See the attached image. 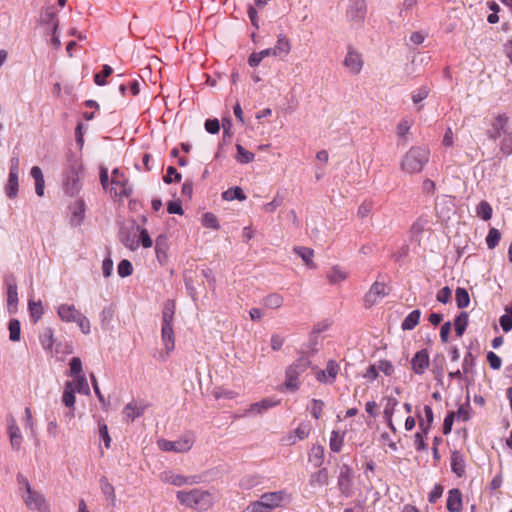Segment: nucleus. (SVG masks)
<instances>
[{
	"label": "nucleus",
	"instance_id": "f257e3e1",
	"mask_svg": "<svg viewBox=\"0 0 512 512\" xmlns=\"http://www.w3.org/2000/svg\"><path fill=\"white\" fill-rule=\"evenodd\" d=\"M176 498L181 505L198 511H206L213 505V496L207 490L194 488L191 490H180Z\"/></svg>",
	"mask_w": 512,
	"mask_h": 512
},
{
	"label": "nucleus",
	"instance_id": "f03ea898",
	"mask_svg": "<svg viewBox=\"0 0 512 512\" xmlns=\"http://www.w3.org/2000/svg\"><path fill=\"white\" fill-rule=\"evenodd\" d=\"M175 314V303L168 300L162 311L161 340L165 350V356L168 357L175 348V334L173 328Z\"/></svg>",
	"mask_w": 512,
	"mask_h": 512
},
{
	"label": "nucleus",
	"instance_id": "7ed1b4c3",
	"mask_svg": "<svg viewBox=\"0 0 512 512\" xmlns=\"http://www.w3.org/2000/svg\"><path fill=\"white\" fill-rule=\"evenodd\" d=\"M18 483L21 490V497L24 504L29 510L37 512H49V504L47 503L44 495L37 490H34L28 480L19 475Z\"/></svg>",
	"mask_w": 512,
	"mask_h": 512
},
{
	"label": "nucleus",
	"instance_id": "20e7f679",
	"mask_svg": "<svg viewBox=\"0 0 512 512\" xmlns=\"http://www.w3.org/2000/svg\"><path fill=\"white\" fill-rule=\"evenodd\" d=\"M430 151L426 147H411L403 156L401 161V169L407 174L419 173L428 163Z\"/></svg>",
	"mask_w": 512,
	"mask_h": 512
},
{
	"label": "nucleus",
	"instance_id": "39448f33",
	"mask_svg": "<svg viewBox=\"0 0 512 512\" xmlns=\"http://www.w3.org/2000/svg\"><path fill=\"white\" fill-rule=\"evenodd\" d=\"M57 315L65 323H75L84 335L91 332L90 320L75 305L63 303L57 307Z\"/></svg>",
	"mask_w": 512,
	"mask_h": 512
},
{
	"label": "nucleus",
	"instance_id": "423d86ee",
	"mask_svg": "<svg viewBox=\"0 0 512 512\" xmlns=\"http://www.w3.org/2000/svg\"><path fill=\"white\" fill-rule=\"evenodd\" d=\"M157 445L162 451H173L176 453H185L191 450L194 445V438L190 435H185L178 440L169 441L166 439H160Z\"/></svg>",
	"mask_w": 512,
	"mask_h": 512
},
{
	"label": "nucleus",
	"instance_id": "0eeeda50",
	"mask_svg": "<svg viewBox=\"0 0 512 512\" xmlns=\"http://www.w3.org/2000/svg\"><path fill=\"white\" fill-rule=\"evenodd\" d=\"M109 192L115 197H128L131 193V189L127 185V179L119 169H114L111 173V187Z\"/></svg>",
	"mask_w": 512,
	"mask_h": 512
},
{
	"label": "nucleus",
	"instance_id": "6e6552de",
	"mask_svg": "<svg viewBox=\"0 0 512 512\" xmlns=\"http://www.w3.org/2000/svg\"><path fill=\"white\" fill-rule=\"evenodd\" d=\"M291 496L285 490L274 492H267L261 495L260 501L265 505L270 512L276 508L282 507L284 504L289 503Z\"/></svg>",
	"mask_w": 512,
	"mask_h": 512
},
{
	"label": "nucleus",
	"instance_id": "1a4fd4ad",
	"mask_svg": "<svg viewBox=\"0 0 512 512\" xmlns=\"http://www.w3.org/2000/svg\"><path fill=\"white\" fill-rule=\"evenodd\" d=\"M160 480L164 483L171 484L176 487H182L185 485H195L200 482V479L196 475L184 476L176 474L172 471H164L160 474Z\"/></svg>",
	"mask_w": 512,
	"mask_h": 512
},
{
	"label": "nucleus",
	"instance_id": "9d476101",
	"mask_svg": "<svg viewBox=\"0 0 512 512\" xmlns=\"http://www.w3.org/2000/svg\"><path fill=\"white\" fill-rule=\"evenodd\" d=\"M509 118L505 114H499L492 118L490 122L491 128L487 131V135L491 140H497L504 137L508 133Z\"/></svg>",
	"mask_w": 512,
	"mask_h": 512
},
{
	"label": "nucleus",
	"instance_id": "9b49d317",
	"mask_svg": "<svg viewBox=\"0 0 512 512\" xmlns=\"http://www.w3.org/2000/svg\"><path fill=\"white\" fill-rule=\"evenodd\" d=\"M389 289L385 283L375 281L364 297L366 307H372L388 295Z\"/></svg>",
	"mask_w": 512,
	"mask_h": 512
},
{
	"label": "nucleus",
	"instance_id": "f8f14e48",
	"mask_svg": "<svg viewBox=\"0 0 512 512\" xmlns=\"http://www.w3.org/2000/svg\"><path fill=\"white\" fill-rule=\"evenodd\" d=\"M343 65L350 74L358 75L362 71L364 65L362 55L358 51L349 47L343 60Z\"/></svg>",
	"mask_w": 512,
	"mask_h": 512
},
{
	"label": "nucleus",
	"instance_id": "ddd939ff",
	"mask_svg": "<svg viewBox=\"0 0 512 512\" xmlns=\"http://www.w3.org/2000/svg\"><path fill=\"white\" fill-rule=\"evenodd\" d=\"M366 15L365 0H349L346 16L349 21L360 23Z\"/></svg>",
	"mask_w": 512,
	"mask_h": 512
},
{
	"label": "nucleus",
	"instance_id": "4468645a",
	"mask_svg": "<svg viewBox=\"0 0 512 512\" xmlns=\"http://www.w3.org/2000/svg\"><path fill=\"white\" fill-rule=\"evenodd\" d=\"M352 477V469L346 464L342 465L340 467L338 485L341 492L346 496H349L351 494Z\"/></svg>",
	"mask_w": 512,
	"mask_h": 512
},
{
	"label": "nucleus",
	"instance_id": "2eb2a0df",
	"mask_svg": "<svg viewBox=\"0 0 512 512\" xmlns=\"http://www.w3.org/2000/svg\"><path fill=\"white\" fill-rule=\"evenodd\" d=\"M279 401H275L269 398L262 399L259 402H255L249 405L245 409L243 416H256L264 413L268 409L278 405Z\"/></svg>",
	"mask_w": 512,
	"mask_h": 512
},
{
	"label": "nucleus",
	"instance_id": "dca6fc26",
	"mask_svg": "<svg viewBox=\"0 0 512 512\" xmlns=\"http://www.w3.org/2000/svg\"><path fill=\"white\" fill-rule=\"evenodd\" d=\"M429 355L427 350L418 351L411 360V368L414 373L422 375L429 367Z\"/></svg>",
	"mask_w": 512,
	"mask_h": 512
},
{
	"label": "nucleus",
	"instance_id": "f3484780",
	"mask_svg": "<svg viewBox=\"0 0 512 512\" xmlns=\"http://www.w3.org/2000/svg\"><path fill=\"white\" fill-rule=\"evenodd\" d=\"M270 49L272 56L284 59L291 52V42L284 34H280L278 35L275 46Z\"/></svg>",
	"mask_w": 512,
	"mask_h": 512
},
{
	"label": "nucleus",
	"instance_id": "a211bd4d",
	"mask_svg": "<svg viewBox=\"0 0 512 512\" xmlns=\"http://www.w3.org/2000/svg\"><path fill=\"white\" fill-rule=\"evenodd\" d=\"M338 372H339V365L335 361L330 360L327 363L325 370L317 371L316 378L320 382L333 383L338 375Z\"/></svg>",
	"mask_w": 512,
	"mask_h": 512
},
{
	"label": "nucleus",
	"instance_id": "6ab92c4d",
	"mask_svg": "<svg viewBox=\"0 0 512 512\" xmlns=\"http://www.w3.org/2000/svg\"><path fill=\"white\" fill-rule=\"evenodd\" d=\"M384 401H385V408H384V417L386 419V422H387V425L388 427L393 431L395 432L396 431V427L395 425L393 424V420H392V417L394 415V412H395V409L398 405V400L396 397L394 396H387L384 398Z\"/></svg>",
	"mask_w": 512,
	"mask_h": 512
},
{
	"label": "nucleus",
	"instance_id": "aec40b11",
	"mask_svg": "<svg viewBox=\"0 0 512 512\" xmlns=\"http://www.w3.org/2000/svg\"><path fill=\"white\" fill-rule=\"evenodd\" d=\"M75 391L72 389L71 383H65L64 391L62 395L63 404L70 409L66 416L70 419L74 418V405L76 402Z\"/></svg>",
	"mask_w": 512,
	"mask_h": 512
},
{
	"label": "nucleus",
	"instance_id": "412c9836",
	"mask_svg": "<svg viewBox=\"0 0 512 512\" xmlns=\"http://www.w3.org/2000/svg\"><path fill=\"white\" fill-rule=\"evenodd\" d=\"M8 433L12 449L16 451L20 450L23 438L14 418L9 420Z\"/></svg>",
	"mask_w": 512,
	"mask_h": 512
},
{
	"label": "nucleus",
	"instance_id": "4be33fe9",
	"mask_svg": "<svg viewBox=\"0 0 512 512\" xmlns=\"http://www.w3.org/2000/svg\"><path fill=\"white\" fill-rule=\"evenodd\" d=\"M349 276V272L339 265H334L326 274L328 282L332 285L340 284Z\"/></svg>",
	"mask_w": 512,
	"mask_h": 512
},
{
	"label": "nucleus",
	"instance_id": "5701e85b",
	"mask_svg": "<svg viewBox=\"0 0 512 512\" xmlns=\"http://www.w3.org/2000/svg\"><path fill=\"white\" fill-rule=\"evenodd\" d=\"M85 217V203L83 200H77L71 206V225L79 226Z\"/></svg>",
	"mask_w": 512,
	"mask_h": 512
},
{
	"label": "nucleus",
	"instance_id": "b1692460",
	"mask_svg": "<svg viewBox=\"0 0 512 512\" xmlns=\"http://www.w3.org/2000/svg\"><path fill=\"white\" fill-rule=\"evenodd\" d=\"M293 251H294L295 254H297L302 259L304 264L309 269H315L316 268V264L314 263V260H313V258H314V251L311 248L304 247V246H296V247L293 248Z\"/></svg>",
	"mask_w": 512,
	"mask_h": 512
},
{
	"label": "nucleus",
	"instance_id": "393cba45",
	"mask_svg": "<svg viewBox=\"0 0 512 512\" xmlns=\"http://www.w3.org/2000/svg\"><path fill=\"white\" fill-rule=\"evenodd\" d=\"M447 509L450 512H460L462 509V496L458 489L449 491L447 499Z\"/></svg>",
	"mask_w": 512,
	"mask_h": 512
},
{
	"label": "nucleus",
	"instance_id": "a878e982",
	"mask_svg": "<svg viewBox=\"0 0 512 512\" xmlns=\"http://www.w3.org/2000/svg\"><path fill=\"white\" fill-rule=\"evenodd\" d=\"M30 174L35 181V192L39 197L44 195L45 180L42 170L38 166L31 168Z\"/></svg>",
	"mask_w": 512,
	"mask_h": 512
},
{
	"label": "nucleus",
	"instance_id": "bb28decb",
	"mask_svg": "<svg viewBox=\"0 0 512 512\" xmlns=\"http://www.w3.org/2000/svg\"><path fill=\"white\" fill-rule=\"evenodd\" d=\"M451 469L458 477H462L465 474V460L458 451H454L451 455Z\"/></svg>",
	"mask_w": 512,
	"mask_h": 512
},
{
	"label": "nucleus",
	"instance_id": "cd10ccee",
	"mask_svg": "<svg viewBox=\"0 0 512 512\" xmlns=\"http://www.w3.org/2000/svg\"><path fill=\"white\" fill-rule=\"evenodd\" d=\"M66 383L72 384V389L75 392L89 395L90 394V387L87 381V378L85 375H78L76 376L72 381H67Z\"/></svg>",
	"mask_w": 512,
	"mask_h": 512
},
{
	"label": "nucleus",
	"instance_id": "c85d7f7f",
	"mask_svg": "<svg viewBox=\"0 0 512 512\" xmlns=\"http://www.w3.org/2000/svg\"><path fill=\"white\" fill-rule=\"evenodd\" d=\"M143 412L144 408L142 406H138L135 403H128L123 409V417L126 421L132 422L140 417Z\"/></svg>",
	"mask_w": 512,
	"mask_h": 512
},
{
	"label": "nucleus",
	"instance_id": "c756f323",
	"mask_svg": "<svg viewBox=\"0 0 512 512\" xmlns=\"http://www.w3.org/2000/svg\"><path fill=\"white\" fill-rule=\"evenodd\" d=\"M18 176H19V173H10L9 172L8 181L5 185V193L11 199L15 198L18 194V189H19Z\"/></svg>",
	"mask_w": 512,
	"mask_h": 512
},
{
	"label": "nucleus",
	"instance_id": "7c9ffc66",
	"mask_svg": "<svg viewBox=\"0 0 512 512\" xmlns=\"http://www.w3.org/2000/svg\"><path fill=\"white\" fill-rule=\"evenodd\" d=\"M55 342L54 331L52 328H45L40 334V343L45 351H52Z\"/></svg>",
	"mask_w": 512,
	"mask_h": 512
},
{
	"label": "nucleus",
	"instance_id": "2f4dec72",
	"mask_svg": "<svg viewBox=\"0 0 512 512\" xmlns=\"http://www.w3.org/2000/svg\"><path fill=\"white\" fill-rule=\"evenodd\" d=\"M18 303V293L16 283H9L7 286V306L10 312L16 310Z\"/></svg>",
	"mask_w": 512,
	"mask_h": 512
},
{
	"label": "nucleus",
	"instance_id": "473e14b6",
	"mask_svg": "<svg viewBox=\"0 0 512 512\" xmlns=\"http://www.w3.org/2000/svg\"><path fill=\"white\" fill-rule=\"evenodd\" d=\"M469 322V316L466 312H461L454 320V328L458 337H461Z\"/></svg>",
	"mask_w": 512,
	"mask_h": 512
},
{
	"label": "nucleus",
	"instance_id": "72a5a7b5",
	"mask_svg": "<svg viewBox=\"0 0 512 512\" xmlns=\"http://www.w3.org/2000/svg\"><path fill=\"white\" fill-rule=\"evenodd\" d=\"M424 414H425V419L419 420V429L424 431V433H428L432 427L433 420H434L432 408L428 405H425L424 406Z\"/></svg>",
	"mask_w": 512,
	"mask_h": 512
},
{
	"label": "nucleus",
	"instance_id": "f704fd0d",
	"mask_svg": "<svg viewBox=\"0 0 512 512\" xmlns=\"http://www.w3.org/2000/svg\"><path fill=\"white\" fill-rule=\"evenodd\" d=\"M420 316L421 312L419 310H413L410 312L401 324L402 329L412 330L416 325H418Z\"/></svg>",
	"mask_w": 512,
	"mask_h": 512
},
{
	"label": "nucleus",
	"instance_id": "c9c22d12",
	"mask_svg": "<svg viewBox=\"0 0 512 512\" xmlns=\"http://www.w3.org/2000/svg\"><path fill=\"white\" fill-rule=\"evenodd\" d=\"M455 300L458 308L462 309L467 307L470 303L468 291L465 288L458 287L455 291Z\"/></svg>",
	"mask_w": 512,
	"mask_h": 512
},
{
	"label": "nucleus",
	"instance_id": "e433bc0d",
	"mask_svg": "<svg viewBox=\"0 0 512 512\" xmlns=\"http://www.w3.org/2000/svg\"><path fill=\"white\" fill-rule=\"evenodd\" d=\"M284 299L280 294L273 293L266 296L263 300L264 305L270 309H278L283 305Z\"/></svg>",
	"mask_w": 512,
	"mask_h": 512
},
{
	"label": "nucleus",
	"instance_id": "4c0bfd02",
	"mask_svg": "<svg viewBox=\"0 0 512 512\" xmlns=\"http://www.w3.org/2000/svg\"><path fill=\"white\" fill-rule=\"evenodd\" d=\"M492 207L487 201H481L476 207V214L481 219L488 221L492 217Z\"/></svg>",
	"mask_w": 512,
	"mask_h": 512
},
{
	"label": "nucleus",
	"instance_id": "58836bf2",
	"mask_svg": "<svg viewBox=\"0 0 512 512\" xmlns=\"http://www.w3.org/2000/svg\"><path fill=\"white\" fill-rule=\"evenodd\" d=\"M222 197L226 201H232L235 199L243 201L246 199V195L243 193L240 187H234L226 190L223 192Z\"/></svg>",
	"mask_w": 512,
	"mask_h": 512
},
{
	"label": "nucleus",
	"instance_id": "ea45409f",
	"mask_svg": "<svg viewBox=\"0 0 512 512\" xmlns=\"http://www.w3.org/2000/svg\"><path fill=\"white\" fill-rule=\"evenodd\" d=\"M268 56H272V52L270 48L264 49L260 52L252 53L248 58V64L251 67H256L260 64V62Z\"/></svg>",
	"mask_w": 512,
	"mask_h": 512
},
{
	"label": "nucleus",
	"instance_id": "a19ab883",
	"mask_svg": "<svg viewBox=\"0 0 512 512\" xmlns=\"http://www.w3.org/2000/svg\"><path fill=\"white\" fill-rule=\"evenodd\" d=\"M237 156L236 159L238 162L242 164H248L254 160V154L248 150H246L242 145L237 144Z\"/></svg>",
	"mask_w": 512,
	"mask_h": 512
},
{
	"label": "nucleus",
	"instance_id": "79ce46f5",
	"mask_svg": "<svg viewBox=\"0 0 512 512\" xmlns=\"http://www.w3.org/2000/svg\"><path fill=\"white\" fill-rule=\"evenodd\" d=\"M299 374H301V373L298 371V369H296V367H294L292 365L288 367V369L286 371V376H287L286 386L288 388L297 389V387H298L297 378H298Z\"/></svg>",
	"mask_w": 512,
	"mask_h": 512
},
{
	"label": "nucleus",
	"instance_id": "37998d69",
	"mask_svg": "<svg viewBox=\"0 0 512 512\" xmlns=\"http://www.w3.org/2000/svg\"><path fill=\"white\" fill-rule=\"evenodd\" d=\"M413 121L407 118L402 119L397 127H396V134L399 138L405 139L408 135L411 127H412Z\"/></svg>",
	"mask_w": 512,
	"mask_h": 512
},
{
	"label": "nucleus",
	"instance_id": "c03bdc74",
	"mask_svg": "<svg viewBox=\"0 0 512 512\" xmlns=\"http://www.w3.org/2000/svg\"><path fill=\"white\" fill-rule=\"evenodd\" d=\"M344 437L337 431H332L329 446L333 452H340L343 445Z\"/></svg>",
	"mask_w": 512,
	"mask_h": 512
},
{
	"label": "nucleus",
	"instance_id": "a18cd8bd",
	"mask_svg": "<svg viewBox=\"0 0 512 512\" xmlns=\"http://www.w3.org/2000/svg\"><path fill=\"white\" fill-rule=\"evenodd\" d=\"M100 486L103 494L106 496V498L111 499L113 502L116 500L114 487L112 484L109 483L107 478L103 477L100 480Z\"/></svg>",
	"mask_w": 512,
	"mask_h": 512
},
{
	"label": "nucleus",
	"instance_id": "49530a36",
	"mask_svg": "<svg viewBox=\"0 0 512 512\" xmlns=\"http://www.w3.org/2000/svg\"><path fill=\"white\" fill-rule=\"evenodd\" d=\"M500 238H501V234H500L499 230H497L496 228H491L486 237V243H487L488 248L494 249L498 245Z\"/></svg>",
	"mask_w": 512,
	"mask_h": 512
},
{
	"label": "nucleus",
	"instance_id": "de8ad7c7",
	"mask_svg": "<svg viewBox=\"0 0 512 512\" xmlns=\"http://www.w3.org/2000/svg\"><path fill=\"white\" fill-rule=\"evenodd\" d=\"M328 483V471L326 469H321L315 474L311 476V484L313 485H327Z\"/></svg>",
	"mask_w": 512,
	"mask_h": 512
},
{
	"label": "nucleus",
	"instance_id": "09e8293b",
	"mask_svg": "<svg viewBox=\"0 0 512 512\" xmlns=\"http://www.w3.org/2000/svg\"><path fill=\"white\" fill-rule=\"evenodd\" d=\"M9 338L13 342L20 340V322L17 319H11L9 322Z\"/></svg>",
	"mask_w": 512,
	"mask_h": 512
},
{
	"label": "nucleus",
	"instance_id": "8fccbe9b",
	"mask_svg": "<svg viewBox=\"0 0 512 512\" xmlns=\"http://www.w3.org/2000/svg\"><path fill=\"white\" fill-rule=\"evenodd\" d=\"M500 151L507 156L512 154V131H508L503 137L500 143Z\"/></svg>",
	"mask_w": 512,
	"mask_h": 512
},
{
	"label": "nucleus",
	"instance_id": "3c124183",
	"mask_svg": "<svg viewBox=\"0 0 512 512\" xmlns=\"http://www.w3.org/2000/svg\"><path fill=\"white\" fill-rule=\"evenodd\" d=\"M137 230L139 231V239H138V244L141 243V245L144 247V248H150L152 247L153 245V241L148 233V231L144 228H141V227H137Z\"/></svg>",
	"mask_w": 512,
	"mask_h": 512
},
{
	"label": "nucleus",
	"instance_id": "603ef678",
	"mask_svg": "<svg viewBox=\"0 0 512 512\" xmlns=\"http://www.w3.org/2000/svg\"><path fill=\"white\" fill-rule=\"evenodd\" d=\"M117 272L120 277H128L133 272L132 264L129 260H122L117 267Z\"/></svg>",
	"mask_w": 512,
	"mask_h": 512
},
{
	"label": "nucleus",
	"instance_id": "864d4df0",
	"mask_svg": "<svg viewBox=\"0 0 512 512\" xmlns=\"http://www.w3.org/2000/svg\"><path fill=\"white\" fill-rule=\"evenodd\" d=\"M202 224L205 227L212 228L214 230H218L220 228L218 220L213 213H205L202 218Z\"/></svg>",
	"mask_w": 512,
	"mask_h": 512
},
{
	"label": "nucleus",
	"instance_id": "5fc2aeb1",
	"mask_svg": "<svg viewBox=\"0 0 512 512\" xmlns=\"http://www.w3.org/2000/svg\"><path fill=\"white\" fill-rule=\"evenodd\" d=\"M311 431V427L308 423H301L294 431V434L298 440L306 439Z\"/></svg>",
	"mask_w": 512,
	"mask_h": 512
},
{
	"label": "nucleus",
	"instance_id": "6e6d98bb",
	"mask_svg": "<svg viewBox=\"0 0 512 512\" xmlns=\"http://www.w3.org/2000/svg\"><path fill=\"white\" fill-rule=\"evenodd\" d=\"M112 72H113V69L109 65H104L102 74H96L94 76V82L98 86L105 85L106 84L105 78L110 76L112 74Z\"/></svg>",
	"mask_w": 512,
	"mask_h": 512
},
{
	"label": "nucleus",
	"instance_id": "4d7b16f0",
	"mask_svg": "<svg viewBox=\"0 0 512 512\" xmlns=\"http://www.w3.org/2000/svg\"><path fill=\"white\" fill-rule=\"evenodd\" d=\"M69 366H70V376H78V375H82L81 372H82V361L79 357H73L71 360H70V363H69Z\"/></svg>",
	"mask_w": 512,
	"mask_h": 512
},
{
	"label": "nucleus",
	"instance_id": "13d9d810",
	"mask_svg": "<svg viewBox=\"0 0 512 512\" xmlns=\"http://www.w3.org/2000/svg\"><path fill=\"white\" fill-rule=\"evenodd\" d=\"M324 408V402L322 400L313 399L310 406L311 414L315 419H319Z\"/></svg>",
	"mask_w": 512,
	"mask_h": 512
},
{
	"label": "nucleus",
	"instance_id": "bf43d9fd",
	"mask_svg": "<svg viewBox=\"0 0 512 512\" xmlns=\"http://www.w3.org/2000/svg\"><path fill=\"white\" fill-rule=\"evenodd\" d=\"M428 433H424L421 429L415 434L414 437V445L417 450H425L427 448L425 443V438L427 437Z\"/></svg>",
	"mask_w": 512,
	"mask_h": 512
},
{
	"label": "nucleus",
	"instance_id": "052dcab7",
	"mask_svg": "<svg viewBox=\"0 0 512 512\" xmlns=\"http://www.w3.org/2000/svg\"><path fill=\"white\" fill-rule=\"evenodd\" d=\"M99 436L103 440L105 447L108 449L111 445V437L108 432V427L105 423H99Z\"/></svg>",
	"mask_w": 512,
	"mask_h": 512
},
{
	"label": "nucleus",
	"instance_id": "680f3d73",
	"mask_svg": "<svg viewBox=\"0 0 512 512\" xmlns=\"http://www.w3.org/2000/svg\"><path fill=\"white\" fill-rule=\"evenodd\" d=\"M29 310L31 313V316L35 319V321L39 320L40 317L43 314V308L41 302H29Z\"/></svg>",
	"mask_w": 512,
	"mask_h": 512
},
{
	"label": "nucleus",
	"instance_id": "e2e57ef3",
	"mask_svg": "<svg viewBox=\"0 0 512 512\" xmlns=\"http://www.w3.org/2000/svg\"><path fill=\"white\" fill-rule=\"evenodd\" d=\"M487 361L489 362V365L492 369L498 370L501 368L502 360L494 352L490 351L487 353Z\"/></svg>",
	"mask_w": 512,
	"mask_h": 512
},
{
	"label": "nucleus",
	"instance_id": "0e129e2a",
	"mask_svg": "<svg viewBox=\"0 0 512 512\" xmlns=\"http://www.w3.org/2000/svg\"><path fill=\"white\" fill-rule=\"evenodd\" d=\"M181 180V174L177 172V170L173 166H169L167 168V173L164 177V181L166 183H171L173 181H180Z\"/></svg>",
	"mask_w": 512,
	"mask_h": 512
},
{
	"label": "nucleus",
	"instance_id": "69168bd1",
	"mask_svg": "<svg viewBox=\"0 0 512 512\" xmlns=\"http://www.w3.org/2000/svg\"><path fill=\"white\" fill-rule=\"evenodd\" d=\"M429 90L427 87H421L412 94V101L417 104L427 98Z\"/></svg>",
	"mask_w": 512,
	"mask_h": 512
},
{
	"label": "nucleus",
	"instance_id": "338daca9",
	"mask_svg": "<svg viewBox=\"0 0 512 512\" xmlns=\"http://www.w3.org/2000/svg\"><path fill=\"white\" fill-rule=\"evenodd\" d=\"M243 512H270L269 509L260 501L252 502Z\"/></svg>",
	"mask_w": 512,
	"mask_h": 512
},
{
	"label": "nucleus",
	"instance_id": "774afa93",
	"mask_svg": "<svg viewBox=\"0 0 512 512\" xmlns=\"http://www.w3.org/2000/svg\"><path fill=\"white\" fill-rule=\"evenodd\" d=\"M205 129L208 133L216 134L220 130V124L218 119H208L205 122Z\"/></svg>",
	"mask_w": 512,
	"mask_h": 512
}]
</instances>
